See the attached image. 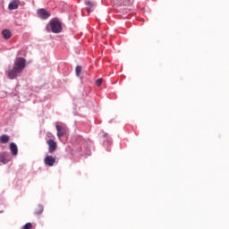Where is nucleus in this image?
Wrapping results in <instances>:
<instances>
[{
    "label": "nucleus",
    "mask_w": 229,
    "mask_h": 229,
    "mask_svg": "<svg viewBox=\"0 0 229 229\" xmlns=\"http://www.w3.org/2000/svg\"><path fill=\"white\" fill-rule=\"evenodd\" d=\"M24 67H26V59L24 57H18L14 61L13 68L9 70L8 76L10 80H15L18 74H21L22 71H24Z\"/></svg>",
    "instance_id": "obj_1"
},
{
    "label": "nucleus",
    "mask_w": 229,
    "mask_h": 229,
    "mask_svg": "<svg viewBox=\"0 0 229 229\" xmlns=\"http://www.w3.org/2000/svg\"><path fill=\"white\" fill-rule=\"evenodd\" d=\"M51 30L52 33H62V21H58V19H52L48 25L47 26V31Z\"/></svg>",
    "instance_id": "obj_2"
},
{
    "label": "nucleus",
    "mask_w": 229,
    "mask_h": 229,
    "mask_svg": "<svg viewBox=\"0 0 229 229\" xmlns=\"http://www.w3.org/2000/svg\"><path fill=\"white\" fill-rule=\"evenodd\" d=\"M37 13L39 19H42L43 21H46V19H49V17H51V13H49V12L44 8L38 9Z\"/></svg>",
    "instance_id": "obj_3"
},
{
    "label": "nucleus",
    "mask_w": 229,
    "mask_h": 229,
    "mask_svg": "<svg viewBox=\"0 0 229 229\" xmlns=\"http://www.w3.org/2000/svg\"><path fill=\"white\" fill-rule=\"evenodd\" d=\"M55 162H56V157L53 156H47L44 159L45 165H48V167H53Z\"/></svg>",
    "instance_id": "obj_4"
},
{
    "label": "nucleus",
    "mask_w": 229,
    "mask_h": 229,
    "mask_svg": "<svg viewBox=\"0 0 229 229\" xmlns=\"http://www.w3.org/2000/svg\"><path fill=\"white\" fill-rule=\"evenodd\" d=\"M58 139H62L67 133V128L62 125H55Z\"/></svg>",
    "instance_id": "obj_5"
},
{
    "label": "nucleus",
    "mask_w": 229,
    "mask_h": 229,
    "mask_svg": "<svg viewBox=\"0 0 229 229\" xmlns=\"http://www.w3.org/2000/svg\"><path fill=\"white\" fill-rule=\"evenodd\" d=\"M47 145H48V151L49 153H55V151H56V143L55 140H48L47 141Z\"/></svg>",
    "instance_id": "obj_6"
},
{
    "label": "nucleus",
    "mask_w": 229,
    "mask_h": 229,
    "mask_svg": "<svg viewBox=\"0 0 229 229\" xmlns=\"http://www.w3.org/2000/svg\"><path fill=\"white\" fill-rule=\"evenodd\" d=\"M10 150L13 157H17L19 153V148H17V145L14 142L10 143Z\"/></svg>",
    "instance_id": "obj_7"
},
{
    "label": "nucleus",
    "mask_w": 229,
    "mask_h": 229,
    "mask_svg": "<svg viewBox=\"0 0 229 229\" xmlns=\"http://www.w3.org/2000/svg\"><path fill=\"white\" fill-rule=\"evenodd\" d=\"M19 4H21V1L19 0H14L13 2H11L8 5V9L9 10H17V8H19Z\"/></svg>",
    "instance_id": "obj_8"
},
{
    "label": "nucleus",
    "mask_w": 229,
    "mask_h": 229,
    "mask_svg": "<svg viewBox=\"0 0 229 229\" xmlns=\"http://www.w3.org/2000/svg\"><path fill=\"white\" fill-rule=\"evenodd\" d=\"M10 160V157L8 156V154H3V153H0V162L2 164H8Z\"/></svg>",
    "instance_id": "obj_9"
},
{
    "label": "nucleus",
    "mask_w": 229,
    "mask_h": 229,
    "mask_svg": "<svg viewBox=\"0 0 229 229\" xmlns=\"http://www.w3.org/2000/svg\"><path fill=\"white\" fill-rule=\"evenodd\" d=\"M85 4L87 6L88 13H90L92 12V8H94V2L90 0H85Z\"/></svg>",
    "instance_id": "obj_10"
},
{
    "label": "nucleus",
    "mask_w": 229,
    "mask_h": 229,
    "mask_svg": "<svg viewBox=\"0 0 229 229\" xmlns=\"http://www.w3.org/2000/svg\"><path fill=\"white\" fill-rule=\"evenodd\" d=\"M10 142V136L6 135V134H3L2 136H0V143L1 144H6Z\"/></svg>",
    "instance_id": "obj_11"
},
{
    "label": "nucleus",
    "mask_w": 229,
    "mask_h": 229,
    "mask_svg": "<svg viewBox=\"0 0 229 229\" xmlns=\"http://www.w3.org/2000/svg\"><path fill=\"white\" fill-rule=\"evenodd\" d=\"M2 35L5 40H8V38H12V32L9 30H4L2 31Z\"/></svg>",
    "instance_id": "obj_12"
},
{
    "label": "nucleus",
    "mask_w": 229,
    "mask_h": 229,
    "mask_svg": "<svg viewBox=\"0 0 229 229\" xmlns=\"http://www.w3.org/2000/svg\"><path fill=\"white\" fill-rule=\"evenodd\" d=\"M42 212H44V206L42 205H38L36 209H35V212L34 214L36 216H40V214H42Z\"/></svg>",
    "instance_id": "obj_13"
},
{
    "label": "nucleus",
    "mask_w": 229,
    "mask_h": 229,
    "mask_svg": "<svg viewBox=\"0 0 229 229\" xmlns=\"http://www.w3.org/2000/svg\"><path fill=\"white\" fill-rule=\"evenodd\" d=\"M21 229H33V224L27 223Z\"/></svg>",
    "instance_id": "obj_14"
},
{
    "label": "nucleus",
    "mask_w": 229,
    "mask_h": 229,
    "mask_svg": "<svg viewBox=\"0 0 229 229\" xmlns=\"http://www.w3.org/2000/svg\"><path fill=\"white\" fill-rule=\"evenodd\" d=\"M75 71H76V75L80 76V74H81V66H77Z\"/></svg>",
    "instance_id": "obj_15"
},
{
    "label": "nucleus",
    "mask_w": 229,
    "mask_h": 229,
    "mask_svg": "<svg viewBox=\"0 0 229 229\" xmlns=\"http://www.w3.org/2000/svg\"><path fill=\"white\" fill-rule=\"evenodd\" d=\"M102 83H103V79H98L96 81L97 87H101Z\"/></svg>",
    "instance_id": "obj_16"
}]
</instances>
